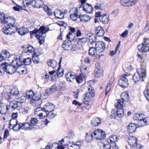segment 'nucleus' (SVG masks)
Masks as SVG:
<instances>
[{
	"label": "nucleus",
	"instance_id": "obj_1",
	"mask_svg": "<svg viewBox=\"0 0 149 149\" xmlns=\"http://www.w3.org/2000/svg\"><path fill=\"white\" fill-rule=\"evenodd\" d=\"M9 128L13 129L15 132L19 131L20 129L27 130L26 127L25 126V123H19L17 120L11 119L10 120Z\"/></svg>",
	"mask_w": 149,
	"mask_h": 149
},
{
	"label": "nucleus",
	"instance_id": "obj_2",
	"mask_svg": "<svg viewBox=\"0 0 149 149\" xmlns=\"http://www.w3.org/2000/svg\"><path fill=\"white\" fill-rule=\"evenodd\" d=\"M127 74H125L121 75L118 81L119 85L123 88L127 87L129 84L128 80L129 79V76L130 75Z\"/></svg>",
	"mask_w": 149,
	"mask_h": 149
},
{
	"label": "nucleus",
	"instance_id": "obj_3",
	"mask_svg": "<svg viewBox=\"0 0 149 149\" xmlns=\"http://www.w3.org/2000/svg\"><path fill=\"white\" fill-rule=\"evenodd\" d=\"M72 34V33H71L69 32L66 35L67 40L64 41L62 45V48L64 50L68 51L70 49L72 43L71 41V38L70 36Z\"/></svg>",
	"mask_w": 149,
	"mask_h": 149
},
{
	"label": "nucleus",
	"instance_id": "obj_4",
	"mask_svg": "<svg viewBox=\"0 0 149 149\" xmlns=\"http://www.w3.org/2000/svg\"><path fill=\"white\" fill-rule=\"evenodd\" d=\"M95 95V92L93 88L91 85H89L88 87V92H86L84 95V100L88 102Z\"/></svg>",
	"mask_w": 149,
	"mask_h": 149
},
{
	"label": "nucleus",
	"instance_id": "obj_5",
	"mask_svg": "<svg viewBox=\"0 0 149 149\" xmlns=\"http://www.w3.org/2000/svg\"><path fill=\"white\" fill-rule=\"evenodd\" d=\"M95 17H99L100 22L104 24H106L108 22L109 17L106 14H104L100 12H97L95 14Z\"/></svg>",
	"mask_w": 149,
	"mask_h": 149
},
{
	"label": "nucleus",
	"instance_id": "obj_6",
	"mask_svg": "<svg viewBox=\"0 0 149 149\" xmlns=\"http://www.w3.org/2000/svg\"><path fill=\"white\" fill-rule=\"evenodd\" d=\"M93 134L94 138L96 140L103 139L106 137V134L102 130L98 129L95 130L92 133Z\"/></svg>",
	"mask_w": 149,
	"mask_h": 149
},
{
	"label": "nucleus",
	"instance_id": "obj_7",
	"mask_svg": "<svg viewBox=\"0 0 149 149\" xmlns=\"http://www.w3.org/2000/svg\"><path fill=\"white\" fill-rule=\"evenodd\" d=\"M7 58L9 62L13 65H16L17 66L19 65L22 63L20 58H17L16 57L13 55H9L8 57Z\"/></svg>",
	"mask_w": 149,
	"mask_h": 149
},
{
	"label": "nucleus",
	"instance_id": "obj_8",
	"mask_svg": "<svg viewBox=\"0 0 149 149\" xmlns=\"http://www.w3.org/2000/svg\"><path fill=\"white\" fill-rule=\"evenodd\" d=\"M95 49L100 54H103L105 50L106 44L102 41L97 42L95 44Z\"/></svg>",
	"mask_w": 149,
	"mask_h": 149
},
{
	"label": "nucleus",
	"instance_id": "obj_9",
	"mask_svg": "<svg viewBox=\"0 0 149 149\" xmlns=\"http://www.w3.org/2000/svg\"><path fill=\"white\" fill-rule=\"evenodd\" d=\"M26 3L27 6L31 5L35 8H39L42 7L44 2L41 0H33L31 2H26Z\"/></svg>",
	"mask_w": 149,
	"mask_h": 149
},
{
	"label": "nucleus",
	"instance_id": "obj_10",
	"mask_svg": "<svg viewBox=\"0 0 149 149\" xmlns=\"http://www.w3.org/2000/svg\"><path fill=\"white\" fill-rule=\"evenodd\" d=\"M38 120L35 118H32L31 119L30 122H27L25 123V126H26L27 130H32L34 126L37 123Z\"/></svg>",
	"mask_w": 149,
	"mask_h": 149
},
{
	"label": "nucleus",
	"instance_id": "obj_11",
	"mask_svg": "<svg viewBox=\"0 0 149 149\" xmlns=\"http://www.w3.org/2000/svg\"><path fill=\"white\" fill-rule=\"evenodd\" d=\"M16 29L13 27H11L9 25H6L2 29V31L7 35H11L15 33L17 31Z\"/></svg>",
	"mask_w": 149,
	"mask_h": 149
},
{
	"label": "nucleus",
	"instance_id": "obj_12",
	"mask_svg": "<svg viewBox=\"0 0 149 149\" xmlns=\"http://www.w3.org/2000/svg\"><path fill=\"white\" fill-rule=\"evenodd\" d=\"M48 30L49 29H46L45 27L41 26L40 27L39 30L35 29L32 31V32L33 34H35V37H36L37 36H39L45 34L48 31Z\"/></svg>",
	"mask_w": 149,
	"mask_h": 149
},
{
	"label": "nucleus",
	"instance_id": "obj_13",
	"mask_svg": "<svg viewBox=\"0 0 149 149\" xmlns=\"http://www.w3.org/2000/svg\"><path fill=\"white\" fill-rule=\"evenodd\" d=\"M6 65V72L9 74H13L16 71L17 72V67L16 65H11L8 64L6 62H4Z\"/></svg>",
	"mask_w": 149,
	"mask_h": 149
},
{
	"label": "nucleus",
	"instance_id": "obj_14",
	"mask_svg": "<svg viewBox=\"0 0 149 149\" xmlns=\"http://www.w3.org/2000/svg\"><path fill=\"white\" fill-rule=\"evenodd\" d=\"M4 24H7V25H9L12 27H14L17 29V26L16 23V20L14 18L9 16L6 18L5 20Z\"/></svg>",
	"mask_w": 149,
	"mask_h": 149
},
{
	"label": "nucleus",
	"instance_id": "obj_15",
	"mask_svg": "<svg viewBox=\"0 0 149 149\" xmlns=\"http://www.w3.org/2000/svg\"><path fill=\"white\" fill-rule=\"evenodd\" d=\"M137 2V0H120V3L121 5L125 7L131 6Z\"/></svg>",
	"mask_w": 149,
	"mask_h": 149
},
{
	"label": "nucleus",
	"instance_id": "obj_16",
	"mask_svg": "<svg viewBox=\"0 0 149 149\" xmlns=\"http://www.w3.org/2000/svg\"><path fill=\"white\" fill-rule=\"evenodd\" d=\"M146 42L147 41L145 39L143 43L139 45L138 49L139 51L146 52L149 51V45Z\"/></svg>",
	"mask_w": 149,
	"mask_h": 149
},
{
	"label": "nucleus",
	"instance_id": "obj_17",
	"mask_svg": "<svg viewBox=\"0 0 149 149\" xmlns=\"http://www.w3.org/2000/svg\"><path fill=\"white\" fill-rule=\"evenodd\" d=\"M20 102L12 100L9 104V109H11L13 110L17 109L19 110L20 109Z\"/></svg>",
	"mask_w": 149,
	"mask_h": 149
},
{
	"label": "nucleus",
	"instance_id": "obj_18",
	"mask_svg": "<svg viewBox=\"0 0 149 149\" xmlns=\"http://www.w3.org/2000/svg\"><path fill=\"white\" fill-rule=\"evenodd\" d=\"M46 112L44 108L38 107L36 108L35 111V114L39 116L40 118H43L45 116Z\"/></svg>",
	"mask_w": 149,
	"mask_h": 149
},
{
	"label": "nucleus",
	"instance_id": "obj_19",
	"mask_svg": "<svg viewBox=\"0 0 149 149\" xmlns=\"http://www.w3.org/2000/svg\"><path fill=\"white\" fill-rule=\"evenodd\" d=\"M55 106L54 105L51 103H47L45 105L44 109L45 110L46 113L48 112H52L54 109Z\"/></svg>",
	"mask_w": 149,
	"mask_h": 149
},
{
	"label": "nucleus",
	"instance_id": "obj_20",
	"mask_svg": "<svg viewBox=\"0 0 149 149\" xmlns=\"http://www.w3.org/2000/svg\"><path fill=\"white\" fill-rule=\"evenodd\" d=\"M89 55L92 56H94L96 55H98L99 56L98 58L99 59H100V58L104 55L103 54H100L97 51L95 48L92 47L90 48L89 50Z\"/></svg>",
	"mask_w": 149,
	"mask_h": 149
},
{
	"label": "nucleus",
	"instance_id": "obj_21",
	"mask_svg": "<svg viewBox=\"0 0 149 149\" xmlns=\"http://www.w3.org/2000/svg\"><path fill=\"white\" fill-rule=\"evenodd\" d=\"M83 10L87 13H91L93 12V7L90 4L85 3L84 6L82 7Z\"/></svg>",
	"mask_w": 149,
	"mask_h": 149
},
{
	"label": "nucleus",
	"instance_id": "obj_22",
	"mask_svg": "<svg viewBox=\"0 0 149 149\" xmlns=\"http://www.w3.org/2000/svg\"><path fill=\"white\" fill-rule=\"evenodd\" d=\"M127 141L131 146L134 147L137 144V139L135 136H130L127 139Z\"/></svg>",
	"mask_w": 149,
	"mask_h": 149
},
{
	"label": "nucleus",
	"instance_id": "obj_23",
	"mask_svg": "<svg viewBox=\"0 0 149 149\" xmlns=\"http://www.w3.org/2000/svg\"><path fill=\"white\" fill-rule=\"evenodd\" d=\"M87 38L89 43L91 45H92L97 41L96 36L95 35L91 33L87 34Z\"/></svg>",
	"mask_w": 149,
	"mask_h": 149
},
{
	"label": "nucleus",
	"instance_id": "obj_24",
	"mask_svg": "<svg viewBox=\"0 0 149 149\" xmlns=\"http://www.w3.org/2000/svg\"><path fill=\"white\" fill-rule=\"evenodd\" d=\"M9 108L6 103H0V113L4 114H5Z\"/></svg>",
	"mask_w": 149,
	"mask_h": 149
},
{
	"label": "nucleus",
	"instance_id": "obj_25",
	"mask_svg": "<svg viewBox=\"0 0 149 149\" xmlns=\"http://www.w3.org/2000/svg\"><path fill=\"white\" fill-rule=\"evenodd\" d=\"M95 31L96 35L99 37H102L105 33V31L100 26H97L95 29Z\"/></svg>",
	"mask_w": 149,
	"mask_h": 149
},
{
	"label": "nucleus",
	"instance_id": "obj_26",
	"mask_svg": "<svg viewBox=\"0 0 149 149\" xmlns=\"http://www.w3.org/2000/svg\"><path fill=\"white\" fill-rule=\"evenodd\" d=\"M24 65L22 64V63L19 65H17V72L20 74H26L27 72V70L26 68H24Z\"/></svg>",
	"mask_w": 149,
	"mask_h": 149
},
{
	"label": "nucleus",
	"instance_id": "obj_27",
	"mask_svg": "<svg viewBox=\"0 0 149 149\" xmlns=\"http://www.w3.org/2000/svg\"><path fill=\"white\" fill-rule=\"evenodd\" d=\"M17 31L19 34L21 36L25 35L29 31L28 29L25 27H20L18 29H17Z\"/></svg>",
	"mask_w": 149,
	"mask_h": 149
},
{
	"label": "nucleus",
	"instance_id": "obj_28",
	"mask_svg": "<svg viewBox=\"0 0 149 149\" xmlns=\"http://www.w3.org/2000/svg\"><path fill=\"white\" fill-rule=\"evenodd\" d=\"M65 76L68 81L71 82L72 80L75 78L76 75L74 73L68 72L67 74H65Z\"/></svg>",
	"mask_w": 149,
	"mask_h": 149
},
{
	"label": "nucleus",
	"instance_id": "obj_29",
	"mask_svg": "<svg viewBox=\"0 0 149 149\" xmlns=\"http://www.w3.org/2000/svg\"><path fill=\"white\" fill-rule=\"evenodd\" d=\"M138 74L141 78V81H144V79L145 78L146 76V72L145 69L141 68L139 70L136 72Z\"/></svg>",
	"mask_w": 149,
	"mask_h": 149
},
{
	"label": "nucleus",
	"instance_id": "obj_30",
	"mask_svg": "<svg viewBox=\"0 0 149 149\" xmlns=\"http://www.w3.org/2000/svg\"><path fill=\"white\" fill-rule=\"evenodd\" d=\"M10 94L12 96L17 95L19 92L16 86H11L10 88Z\"/></svg>",
	"mask_w": 149,
	"mask_h": 149
},
{
	"label": "nucleus",
	"instance_id": "obj_31",
	"mask_svg": "<svg viewBox=\"0 0 149 149\" xmlns=\"http://www.w3.org/2000/svg\"><path fill=\"white\" fill-rule=\"evenodd\" d=\"M79 18L81 21L83 23L88 22L91 19V17L87 15H79Z\"/></svg>",
	"mask_w": 149,
	"mask_h": 149
},
{
	"label": "nucleus",
	"instance_id": "obj_32",
	"mask_svg": "<svg viewBox=\"0 0 149 149\" xmlns=\"http://www.w3.org/2000/svg\"><path fill=\"white\" fill-rule=\"evenodd\" d=\"M55 16L57 18L62 19L64 16L63 13L59 10L56 9L54 12Z\"/></svg>",
	"mask_w": 149,
	"mask_h": 149
},
{
	"label": "nucleus",
	"instance_id": "obj_33",
	"mask_svg": "<svg viewBox=\"0 0 149 149\" xmlns=\"http://www.w3.org/2000/svg\"><path fill=\"white\" fill-rule=\"evenodd\" d=\"M101 120L97 117L94 118L91 121L92 124L93 126H96L98 125L101 123Z\"/></svg>",
	"mask_w": 149,
	"mask_h": 149
},
{
	"label": "nucleus",
	"instance_id": "obj_34",
	"mask_svg": "<svg viewBox=\"0 0 149 149\" xmlns=\"http://www.w3.org/2000/svg\"><path fill=\"white\" fill-rule=\"evenodd\" d=\"M128 130L130 133H132L134 132L136 128L135 124L133 123H130L127 126Z\"/></svg>",
	"mask_w": 149,
	"mask_h": 149
},
{
	"label": "nucleus",
	"instance_id": "obj_35",
	"mask_svg": "<svg viewBox=\"0 0 149 149\" xmlns=\"http://www.w3.org/2000/svg\"><path fill=\"white\" fill-rule=\"evenodd\" d=\"M9 93H6V91H4L2 93V96L4 97L6 100H7L8 102H10L12 100V97L9 95Z\"/></svg>",
	"mask_w": 149,
	"mask_h": 149
},
{
	"label": "nucleus",
	"instance_id": "obj_36",
	"mask_svg": "<svg viewBox=\"0 0 149 149\" xmlns=\"http://www.w3.org/2000/svg\"><path fill=\"white\" fill-rule=\"evenodd\" d=\"M6 67L4 63H0V76L2 75L6 72Z\"/></svg>",
	"mask_w": 149,
	"mask_h": 149
},
{
	"label": "nucleus",
	"instance_id": "obj_37",
	"mask_svg": "<svg viewBox=\"0 0 149 149\" xmlns=\"http://www.w3.org/2000/svg\"><path fill=\"white\" fill-rule=\"evenodd\" d=\"M48 65L53 68H54L56 66L57 62L54 60L51 59L47 61Z\"/></svg>",
	"mask_w": 149,
	"mask_h": 149
},
{
	"label": "nucleus",
	"instance_id": "obj_38",
	"mask_svg": "<svg viewBox=\"0 0 149 149\" xmlns=\"http://www.w3.org/2000/svg\"><path fill=\"white\" fill-rule=\"evenodd\" d=\"M124 101L121 98L118 100L117 103L115 104V107L117 108H120L123 107V103Z\"/></svg>",
	"mask_w": 149,
	"mask_h": 149
},
{
	"label": "nucleus",
	"instance_id": "obj_39",
	"mask_svg": "<svg viewBox=\"0 0 149 149\" xmlns=\"http://www.w3.org/2000/svg\"><path fill=\"white\" fill-rule=\"evenodd\" d=\"M121 99L124 101L127 102L130 99V97L128 93L127 92H123L121 95Z\"/></svg>",
	"mask_w": 149,
	"mask_h": 149
},
{
	"label": "nucleus",
	"instance_id": "obj_40",
	"mask_svg": "<svg viewBox=\"0 0 149 149\" xmlns=\"http://www.w3.org/2000/svg\"><path fill=\"white\" fill-rule=\"evenodd\" d=\"M144 116V115L142 114H135L133 116V119L134 120L139 121L143 119Z\"/></svg>",
	"mask_w": 149,
	"mask_h": 149
},
{
	"label": "nucleus",
	"instance_id": "obj_41",
	"mask_svg": "<svg viewBox=\"0 0 149 149\" xmlns=\"http://www.w3.org/2000/svg\"><path fill=\"white\" fill-rule=\"evenodd\" d=\"M133 79L135 83L136 84L139 80L141 81V78L138 73H135L133 76Z\"/></svg>",
	"mask_w": 149,
	"mask_h": 149
},
{
	"label": "nucleus",
	"instance_id": "obj_42",
	"mask_svg": "<svg viewBox=\"0 0 149 149\" xmlns=\"http://www.w3.org/2000/svg\"><path fill=\"white\" fill-rule=\"evenodd\" d=\"M78 12L76 9L74 13L71 14L70 15V17L72 20L74 21H76L78 18Z\"/></svg>",
	"mask_w": 149,
	"mask_h": 149
},
{
	"label": "nucleus",
	"instance_id": "obj_43",
	"mask_svg": "<svg viewBox=\"0 0 149 149\" xmlns=\"http://www.w3.org/2000/svg\"><path fill=\"white\" fill-rule=\"evenodd\" d=\"M94 74L96 77H100L102 75V71L98 69H96L95 70Z\"/></svg>",
	"mask_w": 149,
	"mask_h": 149
},
{
	"label": "nucleus",
	"instance_id": "obj_44",
	"mask_svg": "<svg viewBox=\"0 0 149 149\" xmlns=\"http://www.w3.org/2000/svg\"><path fill=\"white\" fill-rule=\"evenodd\" d=\"M29 109V107H24L21 108L20 106V109H19L20 112L22 113L23 114H25L28 113Z\"/></svg>",
	"mask_w": 149,
	"mask_h": 149
},
{
	"label": "nucleus",
	"instance_id": "obj_45",
	"mask_svg": "<svg viewBox=\"0 0 149 149\" xmlns=\"http://www.w3.org/2000/svg\"><path fill=\"white\" fill-rule=\"evenodd\" d=\"M117 111V116L119 118H122L124 114L123 109L121 108H118Z\"/></svg>",
	"mask_w": 149,
	"mask_h": 149
},
{
	"label": "nucleus",
	"instance_id": "obj_46",
	"mask_svg": "<svg viewBox=\"0 0 149 149\" xmlns=\"http://www.w3.org/2000/svg\"><path fill=\"white\" fill-rule=\"evenodd\" d=\"M117 139V137L116 135H112L109 137V139L108 140V141H110L111 143L114 144L115 141H116Z\"/></svg>",
	"mask_w": 149,
	"mask_h": 149
},
{
	"label": "nucleus",
	"instance_id": "obj_47",
	"mask_svg": "<svg viewBox=\"0 0 149 149\" xmlns=\"http://www.w3.org/2000/svg\"><path fill=\"white\" fill-rule=\"evenodd\" d=\"M26 97L29 99L33 98L34 95L33 92L31 91L27 92L26 94H25Z\"/></svg>",
	"mask_w": 149,
	"mask_h": 149
},
{
	"label": "nucleus",
	"instance_id": "obj_48",
	"mask_svg": "<svg viewBox=\"0 0 149 149\" xmlns=\"http://www.w3.org/2000/svg\"><path fill=\"white\" fill-rule=\"evenodd\" d=\"M31 63V59L30 58H28L24 59L23 60V63L25 65H29Z\"/></svg>",
	"mask_w": 149,
	"mask_h": 149
},
{
	"label": "nucleus",
	"instance_id": "obj_49",
	"mask_svg": "<svg viewBox=\"0 0 149 149\" xmlns=\"http://www.w3.org/2000/svg\"><path fill=\"white\" fill-rule=\"evenodd\" d=\"M53 89L54 91L61 90L62 88V86L61 84H59L57 86L56 84H54L52 86Z\"/></svg>",
	"mask_w": 149,
	"mask_h": 149
},
{
	"label": "nucleus",
	"instance_id": "obj_50",
	"mask_svg": "<svg viewBox=\"0 0 149 149\" xmlns=\"http://www.w3.org/2000/svg\"><path fill=\"white\" fill-rule=\"evenodd\" d=\"M34 48L32 46H29L27 47L26 49L24 50V52L26 53L27 52L31 53L34 51Z\"/></svg>",
	"mask_w": 149,
	"mask_h": 149
},
{
	"label": "nucleus",
	"instance_id": "obj_51",
	"mask_svg": "<svg viewBox=\"0 0 149 149\" xmlns=\"http://www.w3.org/2000/svg\"><path fill=\"white\" fill-rule=\"evenodd\" d=\"M38 40V42L39 43L40 45L43 44L44 42V38L42 35L36 37Z\"/></svg>",
	"mask_w": 149,
	"mask_h": 149
},
{
	"label": "nucleus",
	"instance_id": "obj_52",
	"mask_svg": "<svg viewBox=\"0 0 149 149\" xmlns=\"http://www.w3.org/2000/svg\"><path fill=\"white\" fill-rule=\"evenodd\" d=\"M32 59L33 62L36 64H38L39 62V59H38V56L36 55V54H34L32 56Z\"/></svg>",
	"mask_w": 149,
	"mask_h": 149
},
{
	"label": "nucleus",
	"instance_id": "obj_53",
	"mask_svg": "<svg viewBox=\"0 0 149 149\" xmlns=\"http://www.w3.org/2000/svg\"><path fill=\"white\" fill-rule=\"evenodd\" d=\"M38 100H34L33 103L35 104L36 106H40L42 103V100L41 98H39Z\"/></svg>",
	"mask_w": 149,
	"mask_h": 149
},
{
	"label": "nucleus",
	"instance_id": "obj_54",
	"mask_svg": "<svg viewBox=\"0 0 149 149\" xmlns=\"http://www.w3.org/2000/svg\"><path fill=\"white\" fill-rule=\"evenodd\" d=\"M86 136L85 139L88 142H90L92 140L93 138L94 137L93 134H92L91 135H88L87 133H86Z\"/></svg>",
	"mask_w": 149,
	"mask_h": 149
},
{
	"label": "nucleus",
	"instance_id": "obj_55",
	"mask_svg": "<svg viewBox=\"0 0 149 149\" xmlns=\"http://www.w3.org/2000/svg\"><path fill=\"white\" fill-rule=\"evenodd\" d=\"M6 18L5 17V15L3 13H0V22L2 24H4L5 20Z\"/></svg>",
	"mask_w": 149,
	"mask_h": 149
},
{
	"label": "nucleus",
	"instance_id": "obj_56",
	"mask_svg": "<svg viewBox=\"0 0 149 149\" xmlns=\"http://www.w3.org/2000/svg\"><path fill=\"white\" fill-rule=\"evenodd\" d=\"M56 115V113H52V112H48L45 113V116H48L51 118H54Z\"/></svg>",
	"mask_w": 149,
	"mask_h": 149
},
{
	"label": "nucleus",
	"instance_id": "obj_57",
	"mask_svg": "<svg viewBox=\"0 0 149 149\" xmlns=\"http://www.w3.org/2000/svg\"><path fill=\"white\" fill-rule=\"evenodd\" d=\"M76 80L77 82L79 84L81 83L83 81V77L81 75H78L77 77L76 76Z\"/></svg>",
	"mask_w": 149,
	"mask_h": 149
},
{
	"label": "nucleus",
	"instance_id": "obj_58",
	"mask_svg": "<svg viewBox=\"0 0 149 149\" xmlns=\"http://www.w3.org/2000/svg\"><path fill=\"white\" fill-rule=\"evenodd\" d=\"M138 125L139 127H141L146 126L144 118H143V119H141V120H140L139 121V122L138 123Z\"/></svg>",
	"mask_w": 149,
	"mask_h": 149
},
{
	"label": "nucleus",
	"instance_id": "obj_59",
	"mask_svg": "<svg viewBox=\"0 0 149 149\" xmlns=\"http://www.w3.org/2000/svg\"><path fill=\"white\" fill-rule=\"evenodd\" d=\"M143 93L146 98L149 100V88H147L146 90H145Z\"/></svg>",
	"mask_w": 149,
	"mask_h": 149
},
{
	"label": "nucleus",
	"instance_id": "obj_60",
	"mask_svg": "<svg viewBox=\"0 0 149 149\" xmlns=\"http://www.w3.org/2000/svg\"><path fill=\"white\" fill-rule=\"evenodd\" d=\"M22 7L19 5L15 4V6L13 7V10L16 11H19L22 9Z\"/></svg>",
	"mask_w": 149,
	"mask_h": 149
},
{
	"label": "nucleus",
	"instance_id": "obj_61",
	"mask_svg": "<svg viewBox=\"0 0 149 149\" xmlns=\"http://www.w3.org/2000/svg\"><path fill=\"white\" fill-rule=\"evenodd\" d=\"M26 95H25V94L21 96L19 98V100L20 101V102H20V103L24 102L26 100Z\"/></svg>",
	"mask_w": 149,
	"mask_h": 149
},
{
	"label": "nucleus",
	"instance_id": "obj_62",
	"mask_svg": "<svg viewBox=\"0 0 149 149\" xmlns=\"http://www.w3.org/2000/svg\"><path fill=\"white\" fill-rule=\"evenodd\" d=\"M55 91L54 90L52 86V88L47 89L45 91V93L46 94H51L53 92Z\"/></svg>",
	"mask_w": 149,
	"mask_h": 149
},
{
	"label": "nucleus",
	"instance_id": "obj_63",
	"mask_svg": "<svg viewBox=\"0 0 149 149\" xmlns=\"http://www.w3.org/2000/svg\"><path fill=\"white\" fill-rule=\"evenodd\" d=\"M9 135V131L8 130H6L4 134L3 139L6 138Z\"/></svg>",
	"mask_w": 149,
	"mask_h": 149
},
{
	"label": "nucleus",
	"instance_id": "obj_64",
	"mask_svg": "<svg viewBox=\"0 0 149 149\" xmlns=\"http://www.w3.org/2000/svg\"><path fill=\"white\" fill-rule=\"evenodd\" d=\"M149 29V21L147 22L146 25L144 28V31H147Z\"/></svg>",
	"mask_w": 149,
	"mask_h": 149
}]
</instances>
